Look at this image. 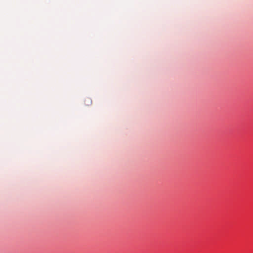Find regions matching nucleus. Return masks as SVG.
Segmentation results:
<instances>
[{"label":"nucleus","instance_id":"1","mask_svg":"<svg viewBox=\"0 0 253 253\" xmlns=\"http://www.w3.org/2000/svg\"><path fill=\"white\" fill-rule=\"evenodd\" d=\"M84 104L86 106H89L91 104L92 101L91 99L89 97H86L84 99Z\"/></svg>","mask_w":253,"mask_h":253}]
</instances>
